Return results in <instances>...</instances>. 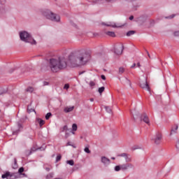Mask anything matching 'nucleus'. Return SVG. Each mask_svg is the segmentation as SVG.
I'll return each mask as SVG.
<instances>
[{
	"label": "nucleus",
	"mask_w": 179,
	"mask_h": 179,
	"mask_svg": "<svg viewBox=\"0 0 179 179\" xmlns=\"http://www.w3.org/2000/svg\"><path fill=\"white\" fill-rule=\"evenodd\" d=\"M90 59V55L87 52L84 53H71L69 56L68 59L64 57H60L58 58H52L49 62V68L51 72L57 73L59 71H64L66 69L68 66L71 68H78V66H82V65H86Z\"/></svg>",
	"instance_id": "obj_1"
},
{
	"label": "nucleus",
	"mask_w": 179,
	"mask_h": 179,
	"mask_svg": "<svg viewBox=\"0 0 179 179\" xmlns=\"http://www.w3.org/2000/svg\"><path fill=\"white\" fill-rule=\"evenodd\" d=\"M20 38L22 41H24V43H29V44H31V45H36V44H37L36 40H34L31 35L26 31L20 32Z\"/></svg>",
	"instance_id": "obj_2"
},
{
	"label": "nucleus",
	"mask_w": 179,
	"mask_h": 179,
	"mask_svg": "<svg viewBox=\"0 0 179 179\" xmlns=\"http://www.w3.org/2000/svg\"><path fill=\"white\" fill-rule=\"evenodd\" d=\"M43 16L46 17V19H48L49 20H51L52 22H60L61 17L59 15L52 13L50 10H45L43 12Z\"/></svg>",
	"instance_id": "obj_3"
},
{
	"label": "nucleus",
	"mask_w": 179,
	"mask_h": 179,
	"mask_svg": "<svg viewBox=\"0 0 179 179\" xmlns=\"http://www.w3.org/2000/svg\"><path fill=\"white\" fill-rule=\"evenodd\" d=\"M2 178H6V179H16V178H20V176H19V173H12L7 171L6 173L3 174L1 176Z\"/></svg>",
	"instance_id": "obj_4"
},
{
	"label": "nucleus",
	"mask_w": 179,
	"mask_h": 179,
	"mask_svg": "<svg viewBox=\"0 0 179 179\" xmlns=\"http://www.w3.org/2000/svg\"><path fill=\"white\" fill-rule=\"evenodd\" d=\"M122 51H124V45L122 43H120L118 45L115 47L114 52L116 55H121V54H122Z\"/></svg>",
	"instance_id": "obj_5"
},
{
	"label": "nucleus",
	"mask_w": 179,
	"mask_h": 179,
	"mask_svg": "<svg viewBox=\"0 0 179 179\" xmlns=\"http://www.w3.org/2000/svg\"><path fill=\"white\" fill-rule=\"evenodd\" d=\"M140 87L141 89H145V90H148V92H150V87H149V84H148V80L146 79L140 82Z\"/></svg>",
	"instance_id": "obj_6"
},
{
	"label": "nucleus",
	"mask_w": 179,
	"mask_h": 179,
	"mask_svg": "<svg viewBox=\"0 0 179 179\" xmlns=\"http://www.w3.org/2000/svg\"><path fill=\"white\" fill-rule=\"evenodd\" d=\"M119 157H124L127 163H131L132 162V158L129 154L122 153L117 155Z\"/></svg>",
	"instance_id": "obj_7"
},
{
	"label": "nucleus",
	"mask_w": 179,
	"mask_h": 179,
	"mask_svg": "<svg viewBox=\"0 0 179 179\" xmlns=\"http://www.w3.org/2000/svg\"><path fill=\"white\" fill-rule=\"evenodd\" d=\"M140 118H141V121H143V122H145L148 125L150 124V120H149V117H148V115H146V113H143L141 115Z\"/></svg>",
	"instance_id": "obj_8"
},
{
	"label": "nucleus",
	"mask_w": 179,
	"mask_h": 179,
	"mask_svg": "<svg viewBox=\"0 0 179 179\" xmlns=\"http://www.w3.org/2000/svg\"><path fill=\"white\" fill-rule=\"evenodd\" d=\"M162 134L160 132H157L155 135V138L154 139L155 143L156 145H160V142H162Z\"/></svg>",
	"instance_id": "obj_9"
},
{
	"label": "nucleus",
	"mask_w": 179,
	"mask_h": 179,
	"mask_svg": "<svg viewBox=\"0 0 179 179\" xmlns=\"http://www.w3.org/2000/svg\"><path fill=\"white\" fill-rule=\"evenodd\" d=\"M121 170L125 171L128 170V169H134V165L131 163H126L120 165Z\"/></svg>",
	"instance_id": "obj_10"
},
{
	"label": "nucleus",
	"mask_w": 179,
	"mask_h": 179,
	"mask_svg": "<svg viewBox=\"0 0 179 179\" xmlns=\"http://www.w3.org/2000/svg\"><path fill=\"white\" fill-rule=\"evenodd\" d=\"M16 69H18V71H20L21 73H24V72H26V71H27V69L26 67H23L22 69H17L16 67H13L11 69H10L9 73H12L13 72V71H16Z\"/></svg>",
	"instance_id": "obj_11"
},
{
	"label": "nucleus",
	"mask_w": 179,
	"mask_h": 179,
	"mask_svg": "<svg viewBox=\"0 0 179 179\" xmlns=\"http://www.w3.org/2000/svg\"><path fill=\"white\" fill-rule=\"evenodd\" d=\"M101 163L104 164V166H108L110 163H111V161H110V159L106 157H101Z\"/></svg>",
	"instance_id": "obj_12"
},
{
	"label": "nucleus",
	"mask_w": 179,
	"mask_h": 179,
	"mask_svg": "<svg viewBox=\"0 0 179 179\" xmlns=\"http://www.w3.org/2000/svg\"><path fill=\"white\" fill-rule=\"evenodd\" d=\"M23 171H24V168L21 167L19 169L17 173V174H19V177H20V176H23V177H27V175H26V173H23Z\"/></svg>",
	"instance_id": "obj_13"
},
{
	"label": "nucleus",
	"mask_w": 179,
	"mask_h": 179,
	"mask_svg": "<svg viewBox=\"0 0 179 179\" xmlns=\"http://www.w3.org/2000/svg\"><path fill=\"white\" fill-rule=\"evenodd\" d=\"M148 19V17H146L145 16H141L138 18V22L142 24L143 23H145V22H146V20Z\"/></svg>",
	"instance_id": "obj_14"
},
{
	"label": "nucleus",
	"mask_w": 179,
	"mask_h": 179,
	"mask_svg": "<svg viewBox=\"0 0 179 179\" xmlns=\"http://www.w3.org/2000/svg\"><path fill=\"white\" fill-rule=\"evenodd\" d=\"M36 124H39L40 127H41L42 125H44V124H45V121H44L38 117L36 119Z\"/></svg>",
	"instance_id": "obj_15"
},
{
	"label": "nucleus",
	"mask_w": 179,
	"mask_h": 179,
	"mask_svg": "<svg viewBox=\"0 0 179 179\" xmlns=\"http://www.w3.org/2000/svg\"><path fill=\"white\" fill-rule=\"evenodd\" d=\"M75 108V106H71V107H66L64 109V113H71V111H73Z\"/></svg>",
	"instance_id": "obj_16"
},
{
	"label": "nucleus",
	"mask_w": 179,
	"mask_h": 179,
	"mask_svg": "<svg viewBox=\"0 0 179 179\" xmlns=\"http://www.w3.org/2000/svg\"><path fill=\"white\" fill-rule=\"evenodd\" d=\"M36 150H37V149L36 148H31L30 150H27L26 151L27 156H30V155H31V153L33 152H36Z\"/></svg>",
	"instance_id": "obj_17"
},
{
	"label": "nucleus",
	"mask_w": 179,
	"mask_h": 179,
	"mask_svg": "<svg viewBox=\"0 0 179 179\" xmlns=\"http://www.w3.org/2000/svg\"><path fill=\"white\" fill-rule=\"evenodd\" d=\"M106 34L110 37H115V33L114 31H107Z\"/></svg>",
	"instance_id": "obj_18"
},
{
	"label": "nucleus",
	"mask_w": 179,
	"mask_h": 179,
	"mask_svg": "<svg viewBox=\"0 0 179 179\" xmlns=\"http://www.w3.org/2000/svg\"><path fill=\"white\" fill-rule=\"evenodd\" d=\"M34 91V88H33L32 87H28L26 89V92H28L29 93H33Z\"/></svg>",
	"instance_id": "obj_19"
},
{
	"label": "nucleus",
	"mask_w": 179,
	"mask_h": 179,
	"mask_svg": "<svg viewBox=\"0 0 179 179\" xmlns=\"http://www.w3.org/2000/svg\"><path fill=\"white\" fill-rule=\"evenodd\" d=\"M47 178H54V172H51L49 174L47 175Z\"/></svg>",
	"instance_id": "obj_20"
},
{
	"label": "nucleus",
	"mask_w": 179,
	"mask_h": 179,
	"mask_svg": "<svg viewBox=\"0 0 179 179\" xmlns=\"http://www.w3.org/2000/svg\"><path fill=\"white\" fill-rule=\"evenodd\" d=\"M135 33V31H129L127 33V37H129L131 36H133V34Z\"/></svg>",
	"instance_id": "obj_21"
},
{
	"label": "nucleus",
	"mask_w": 179,
	"mask_h": 179,
	"mask_svg": "<svg viewBox=\"0 0 179 179\" xmlns=\"http://www.w3.org/2000/svg\"><path fill=\"white\" fill-rule=\"evenodd\" d=\"M124 72H125V69H124L123 67H120L119 68V73L121 75V74L124 73Z\"/></svg>",
	"instance_id": "obj_22"
},
{
	"label": "nucleus",
	"mask_w": 179,
	"mask_h": 179,
	"mask_svg": "<svg viewBox=\"0 0 179 179\" xmlns=\"http://www.w3.org/2000/svg\"><path fill=\"white\" fill-rule=\"evenodd\" d=\"M67 164H70V166H73L75 164V162L73 159L66 161Z\"/></svg>",
	"instance_id": "obj_23"
},
{
	"label": "nucleus",
	"mask_w": 179,
	"mask_h": 179,
	"mask_svg": "<svg viewBox=\"0 0 179 179\" xmlns=\"http://www.w3.org/2000/svg\"><path fill=\"white\" fill-rule=\"evenodd\" d=\"M13 169H17V161L16 158L14 159V166H13Z\"/></svg>",
	"instance_id": "obj_24"
},
{
	"label": "nucleus",
	"mask_w": 179,
	"mask_h": 179,
	"mask_svg": "<svg viewBox=\"0 0 179 179\" xmlns=\"http://www.w3.org/2000/svg\"><path fill=\"white\" fill-rule=\"evenodd\" d=\"M104 90H105V87H99V90H98V92L100 94H101V93H103V92H104Z\"/></svg>",
	"instance_id": "obj_25"
},
{
	"label": "nucleus",
	"mask_w": 179,
	"mask_h": 179,
	"mask_svg": "<svg viewBox=\"0 0 179 179\" xmlns=\"http://www.w3.org/2000/svg\"><path fill=\"white\" fill-rule=\"evenodd\" d=\"M106 108V110L107 111V113H112V110H111V108L108 107V106H106L105 107Z\"/></svg>",
	"instance_id": "obj_26"
},
{
	"label": "nucleus",
	"mask_w": 179,
	"mask_h": 179,
	"mask_svg": "<svg viewBox=\"0 0 179 179\" xmlns=\"http://www.w3.org/2000/svg\"><path fill=\"white\" fill-rule=\"evenodd\" d=\"M72 129H73V131H77L78 130V125H76V124H73Z\"/></svg>",
	"instance_id": "obj_27"
},
{
	"label": "nucleus",
	"mask_w": 179,
	"mask_h": 179,
	"mask_svg": "<svg viewBox=\"0 0 179 179\" xmlns=\"http://www.w3.org/2000/svg\"><path fill=\"white\" fill-rule=\"evenodd\" d=\"M51 115H52L51 113H48L45 115V120H50V117H51Z\"/></svg>",
	"instance_id": "obj_28"
},
{
	"label": "nucleus",
	"mask_w": 179,
	"mask_h": 179,
	"mask_svg": "<svg viewBox=\"0 0 179 179\" xmlns=\"http://www.w3.org/2000/svg\"><path fill=\"white\" fill-rule=\"evenodd\" d=\"M62 157L61 156V155H57L56 157V163H58V162H59V160H61Z\"/></svg>",
	"instance_id": "obj_29"
},
{
	"label": "nucleus",
	"mask_w": 179,
	"mask_h": 179,
	"mask_svg": "<svg viewBox=\"0 0 179 179\" xmlns=\"http://www.w3.org/2000/svg\"><path fill=\"white\" fill-rule=\"evenodd\" d=\"M66 146H72L73 148H74V149H76V146L72 145V143L71 142H68Z\"/></svg>",
	"instance_id": "obj_30"
},
{
	"label": "nucleus",
	"mask_w": 179,
	"mask_h": 179,
	"mask_svg": "<svg viewBox=\"0 0 179 179\" xmlns=\"http://www.w3.org/2000/svg\"><path fill=\"white\" fill-rule=\"evenodd\" d=\"M120 170H121V165L120 166H116L115 167V171H120Z\"/></svg>",
	"instance_id": "obj_31"
},
{
	"label": "nucleus",
	"mask_w": 179,
	"mask_h": 179,
	"mask_svg": "<svg viewBox=\"0 0 179 179\" xmlns=\"http://www.w3.org/2000/svg\"><path fill=\"white\" fill-rule=\"evenodd\" d=\"M90 87H93V86H96V83L94 81H90Z\"/></svg>",
	"instance_id": "obj_32"
},
{
	"label": "nucleus",
	"mask_w": 179,
	"mask_h": 179,
	"mask_svg": "<svg viewBox=\"0 0 179 179\" xmlns=\"http://www.w3.org/2000/svg\"><path fill=\"white\" fill-rule=\"evenodd\" d=\"M84 151L85 152V153H91L90 150L89 148H87V147H86V148L84 149Z\"/></svg>",
	"instance_id": "obj_33"
},
{
	"label": "nucleus",
	"mask_w": 179,
	"mask_h": 179,
	"mask_svg": "<svg viewBox=\"0 0 179 179\" xmlns=\"http://www.w3.org/2000/svg\"><path fill=\"white\" fill-rule=\"evenodd\" d=\"M176 15L174 14L170 15V16H168V17H166V19H173V17H175Z\"/></svg>",
	"instance_id": "obj_34"
},
{
	"label": "nucleus",
	"mask_w": 179,
	"mask_h": 179,
	"mask_svg": "<svg viewBox=\"0 0 179 179\" xmlns=\"http://www.w3.org/2000/svg\"><path fill=\"white\" fill-rule=\"evenodd\" d=\"M175 37H179V31H176L173 33Z\"/></svg>",
	"instance_id": "obj_35"
},
{
	"label": "nucleus",
	"mask_w": 179,
	"mask_h": 179,
	"mask_svg": "<svg viewBox=\"0 0 179 179\" xmlns=\"http://www.w3.org/2000/svg\"><path fill=\"white\" fill-rule=\"evenodd\" d=\"M157 100H162V95H156Z\"/></svg>",
	"instance_id": "obj_36"
},
{
	"label": "nucleus",
	"mask_w": 179,
	"mask_h": 179,
	"mask_svg": "<svg viewBox=\"0 0 179 179\" xmlns=\"http://www.w3.org/2000/svg\"><path fill=\"white\" fill-rule=\"evenodd\" d=\"M64 89H66V90H68V89H69V84H66L64 87Z\"/></svg>",
	"instance_id": "obj_37"
},
{
	"label": "nucleus",
	"mask_w": 179,
	"mask_h": 179,
	"mask_svg": "<svg viewBox=\"0 0 179 179\" xmlns=\"http://www.w3.org/2000/svg\"><path fill=\"white\" fill-rule=\"evenodd\" d=\"M150 24H151V25L155 24V20H150Z\"/></svg>",
	"instance_id": "obj_38"
},
{
	"label": "nucleus",
	"mask_w": 179,
	"mask_h": 179,
	"mask_svg": "<svg viewBox=\"0 0 179 179\" xmlns=\"http://www.w3.org/2000/svg\"><path fill=\"white\" fill-rule=\"evenodd\" d=\"M27 110H28V113H33V111H35L34 109H32V108L29 109V108Z\"/></svg>",
	"instance_id": "obj_39"
},
{
	"label": "nucleus",
	"mask_w": 179,
	"mask_h": 179,
	"mask_svg": "<svg viewBox=\"0 0 179 179\" xmlns=\"http://www.w3.org/2000/svg\"><path fill=\"white\" fill-rule=\"evenodd\" d=\"M63 130H64V131H68V126L65 125V126L63 127Z\"/></svg>",
	"instance_id": "obj_40"
},
{
	"label": "nucleus",
	"mask_w": 179,
	"mask_h": 179,
	"mask_svg": "<svg viewBox=\"0 0 179 179\" xmlns=\"http://www.w3.org/2000/svg\"><path fill=\"white\" fill-rule=\"evenodd\" d=\"M101 79H103V80H106V76L101 75Z\"/></svg>",
	"instance_id": "obj_41"
},
{
	"label": "nucleus",
	"mask_w": 179,
	"mask_h": 179,
	"mask_svg": "<svg viewBox=\"0 0 179 179\" xmlns=\"http://www.w3.org/2000/svg\"><path fill=\"white\" fill-rule=\"evenodd\" d=\"M127 83L131 86V80H128V78H126Z\"/></svg>",
	"instance_id": "obj_42"
},
{
	"label": "nucleus",
	"mask_w": 179,
	"mask_h": 179,
	"mask_svg": "<svg viewBox=\"0 0 179 179\" xmlns=\"http://www.w3.org/2000/svg\"><path fill=\"white\" fill-rule=\"evenodd\" d=\"M129 19V20H134V15H131Z\"/></svg>",
	"instance_id": "obj_43"
},
{
	"label": "nucleus",
	"mask_w": 179,
	"mask_h": 179,
	"mask_svg": "<svg viewBox=\"0 0 179 179\" xmlns=\"http://www.w3.org/2000/svg\"><path fill=\"white\" fill-rule=\"evenodd\" d=\"M136 66V64L134 63L131 68H135Z\"/></svg>",
	"instance_id": "obj_44"
},
{
	"label": "nucleus",
	"mask_w": 179,
	"mask_h": 179,
	"mask_svg": "<svg viewBox=\"0 0 179 179\" xmlns=\"http://www.w3.org/2000/svg\"><path fill=\"white\" fill-rule=\"evenodd\" d=\"M43 85H44V86H47V85H48V82H45H45L43 83Z\"/></svg>",
	"instance_id": "obj_45"
},
{
	"label": "nucleus",
	"mask_w": 179,
	"mask_h": 179,
	"mask_svg": "<svg viewBox=\"0 0 179 179\" xmlns=\"http://www.w3.org/2000/svg\"><path fill=\"white\" fill-rule=\"evenodd\" d=\"M137 66H138V68H141V63H140V62L137 63Z\"/></svg>",
	"instance_id": "obj_46"
},
{
	"label": "nucleus",
	"mask_w": 179,
	"mask_h": 179,
	"mask_svg": "<svg viewBox=\"0 0 179 179\" xmlns=\"http://www.w3.org/2000/svg\"><path fill=\"white\" fill-rule=\"evenodd\" d=\"M173 132H176V131H174V129H172L171 131V135H173Z\"/></svg>",
	"instance_id": "obj_47"
},
{
	"label": "nucleus",
	"mask_w": 179,
	"mask_h": 179,
	"mask_svg": "<svg viewBox=\"0 0 179 179\" xmlns=\"http://www.w3.org/2000/svg\"><path fill=\"white\" fill-rule=\"evenodd\" d=\"M45 170H46V171H50V168L46 167V168H45Z\"/></svg>",
	"instance_id": "obj_48"
},
{
	"label": "nucleus",
	"mask_w": 179,
	"mask_h": 179,
	"mask_svg": "<svg viewBox=\"0 0 179 179\" xmlns=\"http://www.w3.org/2000/svg\"><path fill=\"white\" fill-rule=\"evenodd\" d=\"M104 1H106V2H111V1H113V0H104Z\"/></svg>",
	"instance_id": "obj_49"
},
{
	"label": "nucleus",
	"mask_w": 179,
	"mask_h": 179,
	"mask_svg": "<svg viewBox=\"0 0 179 179\" xmlns=\"http://www.w3.org/2000/svg\"><path fill=\"white\" fill-rule=\"evenodd\" d=\"M176 131H177L178 129V125H176V128H175Z\"/></svg>",
	"instance_id": "obj_50"
},
{
	"label": "nucleus",
	"mask_w": 179,
	"mask_h": 179,
	"mask_svg": "<svg viewBox=\"0 0 179 179\" xmlns=\"http://www.w3.org/2000/svg\"><path fill=\"white\" fill-rule=\"evenodd\" d=\"M147 54H148L149 58H150V54H149V52L147 51Z\"/></svg>",
	"instance_id": "obj_51"
},
{
	"label": "nucleus",
	"mask_w": 179,
	"mask_h": 179,
	"mask_svg": "<svg viewBox=\"0 0 179 179\" xmlns=\"http://www.w3.org/2000/svg\"><path fill=\"white\" fill-rule=\"evenodd\" d=\"M82 73H85V71L80 72L79 75H82Z\"/></svg>",
	"instance_id": "obj_52"
},
{
	"label": "nucleus",
	"mask_w": 179,
	"mask_h": 179,
	"mask_svg": "<svg viewBox=\"0 0 179 179\" xmlns=\"http://www.w3.org/2000/svg\"><path fill=\"white\" fill-rule=\"evenodd\" d=\"M69 136V134L68 133L66 134V138H68Z\"/></svg>",
	"instance_id": "obj_53"
},
{
	"label": "nucleus",
	"mask_w": 179,
	"mask_h": 179,
	"mask_svg": "<svg viewBox=\"0 0 179 179\" xmlns=\"http://www.w3.org/2000/svg\"><path fill=\"white\" fill-rule=\"evenodd\" d=\"M127 2H132L134 0H126Z\"/></svg>",
	"instance_id": "obj_54"
},
{
	"label": "nucleus",
	"mask_w": 179,
	"mask_h": 179,
	"mask_svg": "<svg viewBox=\"0 0 179 179\" xmlns=\"http://www.w3.org/2000/svg\"><path fill=\"white\" fill-rule=\"evenodd\" d=\"M90 101H94V99L93 98H91Z\"/></svg>",
	"instance_id": "obj_55"
},
{
	"label": "nucleus",
	"mask_w": 179,
	"mask_h": 179,
	"mask_svg": "<svg viewBox=\"0 0 179 179\" xmlns=\"http://www.w3.org/2000/svg\"><path fill=\"white\" fill-rule=\"evenodd\" d=\"M112 160H115V157H111Z\"/></svg>",
	"instance_id": "obj_56"
},
{
	"label": "nucleus",
	"mask_w": 179,
	"mask_h": 179,
	"mask_svg": "<svg viewBox=\"0 0 179 179\" xmlns=\"http://www.w3.org/2000/svg\"><path fill=\"white\" fill-rule=\"evenodd\" d=\"M113 27H117L116 26H113Z\"/></svg>",
	"instance_id": "obj_57"
},
{
	"label": "nucleus",
	"mask_w": 179,
	"mask_h": 179,
	"mask_svg": "<svg viewBox=\"0 0 179 179\" xmlns=\"http://www.w3.org/2000/svg\"><path fill=\"white\" fill-rule=\"evenodd\" d=\"M72 134H75V132L72 131Z\"/></svg>",
	"instance_id": "obj_58"
},
{
	"label": "nucleus",
	"mask_w": 179,
	"mask_h": 179,
	"mask_svg": "<svg viewBox=\"0 0 179 179\" xmlns=\"http://www.w3.org/2000/svg\"><path fill=\"white\" fill-rule=\"evenodd\" d=\"M107 26H111V25H107Z\"/></svg>",
	"instance_id": "obj_59"
}]
</instances>
